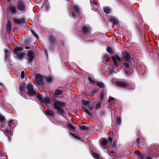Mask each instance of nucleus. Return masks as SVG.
<instances>
[{"instance_id":"a211bd4d","label":"nucleus","mask_w":159,"mask_h":159,"mask_svg":"<svg viewBox=\"0 0 159 159\" xmlns=\"http://www.w3.org/2000/svg\"><path fill=\"white\" fill-rule=\"evenodd\" d=\"M43 102H44V103L47 105L49 106L51 102L48 98H44L43 99Z\"/></svg>"},{"instance_id":"6e6d98bb","label":"nucleus","mask_w":159,"mask_h":159,"mask_svg":"<svg viewBox=\"0 0 159 159\" xmlns=\"http://www.w3.org/2000/svg\"><path fill=\"white\" fill-rule=\"evenodd\" d=\"M72 135L74 136H75V134H72Z\"/></svg>"},{"instance_id":"f3484780","label":"nucleus","mask_w":159,"mask_h":159,"mask_svg":"<svg viewBox=\"0 0 159 159\" xmlns=\"http://www.w3.org/2000/svg\"><path fill=\"white\" fill-rule=\"evenodd\" d=\"M10 11L12 14L16 13V8L14 6L10 7Z\"/></svg>"},{"instance_id":"72a5a7b5","label":"nucleus","mask_w":159,"mask_h":159,"mask_svg":"<svg viewBox=\"0 0 159 159\" xmlns=\"http://www.w3.org/2000/svg\"><path fill=\"white\" fill-rule=\"evenodd\" d=\"M37 98L40 102H43V99L42 98V97L41 96L39 95L38 96Z\"/></svg>"},{"instance_id":"58836bf2","label":"nucleus","mask_w":159,"mask_h":159,"mask_svg":"<svg viewBox=\"0 0 159 159\" xmlns=\"http://www.w3.org/2000/svg\"><path fill=\"white\" fill-rule=\"evenodd\" d=\"M13 120H9V126L10 127L12 126L13 125H14V123L13 122Z\"/></svg>"},{"instance_id":"423d86ee","label":"nucleus","mask_w":159,"mask_h":159,"mask_svg":"<svg viewBox=\"0 0 159 159\" xmlns=\"http://www.w3.org/2000/svg\"><path fill=\"white\" fill-rule=\"evenodd\" d=\"M71 9L73 16L75 17V15L79 13V8L75 5L71 7Z\"/></svg>"},{"instance_id":"f03ea898","label":"nucleus","mask_w":159,"mask_h":159,"mask_svg":"<svg viewBox=\"0 0 159 159\" xmlns=\"http://www.w3.org/2000/svg\"><path fill=\"white\" fill-rule=\"evenodd\" d=\"M26 56V59L28 61V62L29 63L31 62L34 57L33 51L31 50L28 51Z\"/></svg>"},{"instance_id":"5701e85b","label":"nucleus","mask_w":159,"mask_h":159,"mask_svg":"<svg viewBox=\"0 0 159 159\" xmlns=\"http://www.w3.org/2000/svg\"><path fill=\"white\" fill-rule=\"evenodd\" d=\"M135 153L137 155L140 156V157L142 159H143L144 157V155L143 154H141L139 151H135Z\"/></svg>"},{"instance_id":"79ce46f5","label":"nucleus","mask_w":159,"mask_h":159,"mask_svg":"<svg viewBox=\"0 0 159 159\" xmlns=\"http://www.w3.org/2000/svg\"><path fill=\"white\" fill-rule=\"evenodd\" d=\"M46 10L47 11H48L50 8V6L49 5H46L45 6Z\"/></svg>"},{"instance_id":"7ed1b4c3","label":"nucleus","mask_w":159,"mask_h":159,"mask_svg":"<svg viewBox=\"0 0 159 159\" xmlns=\"http://www.w3.org/2000/svg\"><path fill=\"white\" fill-rule=\"evenodd\" d=\"M22 48L20 47H16L14 49V53L18 56L20 58L22 57L25 55V53L21 52Z\"/></svg>"},{"instance_id":"aec40b11","label":"nucleus","mask_w":159,"mask_h":159,"mask_svg":"<svg viewBox=\"0 0 159 159\" xmlns=\"http://www.w3.org/2000/svg\"><path fill=\"white\" fill-rule=\"evenodd\" d=\"M24 20L23 19L20 20L19 19H16L14 20L15 22L17 24H20L23 23L24 22Z\"/></svg>"},{"instance_id":"dca6fc26","label":"nucleus","mask_w":159,"mask_h":159,"mask_svg":"<svg viewBox=\"0 0 159 159\" xmlns=\"http://www.w3.org/2000/svg\"><path fill=\"white\" fill-rule=\"evenodd\" d=\"M63 90H56L55 91V95L56 97L57 95H59L63 93Z\"/></svg>"},{"instance_id":"c85d7f7f","label":"nucleus","mask_w":159,"mask_h":159,"mask_svg":"<svg viewBox=\"0 0 159 159\" xmlns=\"http://www.w3.org/2000/svg\"><path fill=\"white\" fill-rule=\"evenodd\" d=\"M92 156L94 158L99 159L100 157L99 155L96 153H93L92 154Z\"/></svg>"},{"instance_id":"f8f14e48","label":"nucleus","mask_w":159,"mask_h":159,"mask_svg":"<svg viewBox=\"0 0 159 159\" xmlns=\"http://www.w3.org/2000/svg\"><path fill=\"white\" fill-rule=\"evenodd\" d=\"M89 30L90 29L89 27L85 26H83L81 30L82 32L84 33H86L88 32L89 31Z\"/></svg>"},{"instance_id":"ea45409f","label":"nucleus","mask_w":159,"mask_h":159,"mask_svg":"<svg viewBox=\"0 0 159 159\" xmlns=\"http://www.w3.org/2000/svg\"><path fill=\"white\" fill-rule=\"evenodd\" d=\"M25 73L24 71H22L21 72V77L22 79H23L25 77Z\"/></svg>"},{"instance_id":"49530a36","label":"nucleus","mask_w":159,"mask_h":159,"mask_svg":"<svg viewBox=\"0 0 159 159\" xmlns=\"http://www.w3.org/2000/svg\"><path fill=\"white\" fill-rule=\"evenodd\" d=\"M147 159H152L151 157L149 156H147L146 157Z\"/></svg>"},{"instance_id":"b1692460","label":"nucleus","mask_w":159,"mask_h":159,"mask_svg":"<svg viewBox=\"0 0 159 159\" xmlns=\"http://www.w3.org/2000/svg\"><path fill=\"white\" fill-rule=\"evenodd\" d=\"M107 143V141L105 139H102L101 142V144L102 146L105 145Z\"/></svg>"},{"instance_id":"a18cd8bd","label":"nucleus","mask_w":159,"mask_h":159,"mask_svg":"<svg viewBox=\"0 0 159 159\" xmlns=\"http://www.w3.org/2000/svg\"><path fill=\"white\" fill-rule=\"evenodd\" d=\"M112 138L111 137H110L109 138L108 140L109 141H110V143H111L112 141Z\"/></svg>"},{"instance_id":"20e7f679","label":"nucleus","mask_w":159,"mask_h":159,"mask_svg":"<svg viewBox=\"0 0 159 159\" xmlns=\"http://www.w3.org/2000/svg\"><path fill=\"white\" fill-rule=\"evenodd\" d=\"M27 88L28 93L30 95H33L35 94V92L33 86L30 84L27 85Z\"/></svg>"},{"instance_id":"393cba45","label":"nucleus","mask_w":159,"mask_h":159,"mask_svg":"<svg viewBox=\"0 0 159 159\" xmlns=\"http://www.w3.org/2000/svg\"><path fill=\"white\" fill-rule=\"evenodd\" d=\"M104 11L106 14H109L110 12V10L109 8L105 7L104 8Z\"/></svg>"},{"instance_id":"6ab92c4d","label":"nucleus","mask_w":159,"mask_h":159,"mask_svg":"<svg viewBox=\"0 0 159 159\" xmlns=\"http://www.w3.org/2000/svg\"><path fill=\"white\" fill-rule=\"evenodd\" d=\"M68 128L71 131L74 132L75 131V127L73 126L70 124H69L68 125Z\"/></svg>"},{"instance_id":"c03bdc74","label":"nucleus","mask_w":159,"mask_h":159,"mask_svg":"<svg viewBox=\"0 0 159 159\" xmlns=\"http://www.w3.org/2000/svg\"><path fill=\"white\" fill-rule=\"evenodd\" d=\"M114 100V98H113L111 97L109 98L108 100V102H111L112 101H113Z\"/></svg>"},{"instance_id":"3c124183","label":"nucleus","mask_w":159,"mask_h":159,"mask_svg":"<svg viewBox=\"0 0 159 159\" xmlns=\"http://www.w3.org/2000/svg\"><path fill=\"white\" fill-rule=\"evenodd\" d=\"M30 48L29 46H26L25 47V48L26 49H29Z\"/></svg>"},{"instance_id":"cd10ccee","label":"nucleus","mask_w":159,"mask_h":159,"mask_svg":"<svg viewBox=\"0 0 159 159\" xmlns=\"http://www.w3.org/2000/svg\"><path fill=\"white\" fill-rule=\"evenodd\" d=\"M121 122V119L118 117H117V120L116 121V124H117L118 125H120Z\"/></svg>"},{"instance_id":"bb28decb","label":"nucleus","mask_w":159,"mask_h":159,"mask_svg":"<svg viewBox=\"0 0 159 159\" xmlns=\"http://www.w3.org/2000/svg\"><path fill=\"white\" fill-rule=\"evenodd\" d=\"M96 84L100 88H103L104 87L103 84L100 82H96Z\"/></svg>"},{"instance_id":"37998d69","label":"nucleus","mask_w":159,"mask_h":159,"mask_svg":"<svg viewBox=\"0 0 159 159\" xmlns=\"http://www.w3.org/2000/svg\"><path fill=\"white\" fill-rule=\"evenodd\" d=\"M117 144V142L116 141H114L112 147H115Z\"/></svg>"},{"instance_id":"c9c22d12","label":"nucleus","mask_w":159,"mask_h":159,"mask_svg":"<svg viewBox=\"0 0 159 159\" xmlns=\"http://www.w3.org/2000/svg\"><path fill=\"white\" fill-rule=\"evenodd\" d=\"M90 110H93V109H95L94 107L91 105V104H89V105L88 106Z\"/></svg>"},{"instance_id":"ddd939ff","label":"nucleus","mask_w":159,"mask_h":159,"mask_svg":"<svg viewBox=\"0 0 159 159\" xmlns=\"http://www.w3.org/2000/svg\"><path fill=\"white\" fill-rule=\"evenodd\" d=\"M44 79L46 82L48 84L50 83L53 80L52 78V77L47 78L46 77H44Z\"/></svg>"},{"instance_id":"e433bc0d","label":"nucleus","mask_w":159,"mask_h":159,"mask_svg":"<svg viewBox=\"0 0 159 159\" xmlns=\"http://www.w3.org/2000/svg\"><path fill=\"white\" fill-rule=\"evenodd\" d=\"M104 97V93L103 92L101 93L100 95V98L102 101Z\"/></svg>"},{"instance_id":"4d7b16f0","label":"nucleus","mask_w":159,"mask_h":159,"mask_svg":"<svg viewBox=\"0 0 159 159\" xmlns=\"http://www.w3.org/2000/svg\"><path fill=\"white\" fill-rule=\"evenodd\" d=\"M158 56H159V54H158Z\"/></svg>"},{"instance_id":"4c0bfd02","label":"nucleus","mask_w":159,"mask_h":159,"mask_svg":"<svg viewBox=\"0 0 159 159\" xmlns=\"http://www.w3.org/2000/svg\"><path fill=\"white\" fill-rule=\"evenodd\" d=\"M101 107L100 103H98L97 104L95 107V109L96 110L99 109Z\"/></svg>"},{"instance_id":"1a4fd4ad","label":"nucleus","mask_w":159,"mask_h":159,"mask_svg":"<svg viewBox=\"0 0 159 159\" xmlns=\"http://www.w3.org/2000/svg\"><path fill=\"white\" fill-rule=\"evenodd\" d=\"M11 24L10 20L8 21L7 24V32L9 34L11 31Z\"/></svg>"},{"instance_id":"473e14b6","label":"nucleus","mask_w":159,"mask_h":159,"mask_svg":"<svg viewBox=\"0 0 159 159\" xmlns=\"http://www.w3.org/2000/svg\"><path fill=\"white\" fill-rule=\"evenodd\" d=\"M88 80L90 84H94V82L92 79L90 77H89L88 78Z\"/></svg>"},{"instance_id":"412c9836","label":"nucleus","mask_w":159,"mask_h":159,"mask_svg":"<svg viewBox=\"0 0 159 159\" xmlns=\"http://www.w3.org/2000/svg\"><path fill=\"white\" fill-rule=\"evenodd\" d=\"M82 108V110L84 111L87 113L88 115H90L91 114L89 111H88V110L84 107L82 106L81 107Z\"/></svg>"},{"instance_id":"0eeeda50","label":"nucleus","mask_w":159,"mask_h":159,"mask_svg":"<svg viewBox=\"0 0 159 159\" xmlns=\"http://www.w3.org/2000/svg\"><path fill=\"white\" fill-rule=\"evenodd\" d=\"M17 7L18 9L21 11L25 10V6L24 3L22 1H19L17 4Z\"/></svg>"},{"instance_id":"864d4df0","label":"nucleus","mask_w":159,"mask_h":159,"mask_svg":"<svg viewBox=\"0 0 159 159\" xmlns=\"http://www.w3.org/2000/svg\"><path fill=\"white\" fill-rule=\"evenodd\" d=\"M45 53H47V51H45Z\"/></svg>"},{"instance_id":"f704fd0d","label":"nucleus","mask_w":159,"mask_h":159,"mask_svg":"<svg viewBox=\"0 0 159 159\" xmlns=\"http://www.w3.org/2000/svg\"><path fill=\"white\" fill-rule=\"evenodd\" d=\"M5 120V118L4 116L2 115H0V121L3 122Z\"/></svg>"},{"instance_id":"8fccbe9b","label":"nucleus","mask_w":159,"mask_h":159,"mask_svg":"<svg viewBox=\"0 0 159 159\" xmlns=\"http://www.w3.org/2000/svg\"><path fill=\"white\" fill-rule=\"evenodd\" d=\"M137 142L138 143H139V138L137 139Z\"/></svg>"},{"instance_id":"9d476101","label":"nucleus","mask_w":159,"mask_h":159,"mask_svg":"<svg viewBox=\"0 0 159 159\" xmlns=\"http://www.w3.org/2000/svg\"><path fill=\"white\" fill-rule=\"evenodd\" d=\"M123 57L124 59L126 61H129L130 56L127 52H125L123 54Z\"/></svg>"},{"instance_id":"a878e982","label":"nucleus","mask_w":159,"mask_h":159,"mask_svg":"<svg viewBox=\"0 0 159 159\" xmlns=\"http://www.w3.org/2000/svg\"><path fill=\"white\" fill-rule=\"evenodd\" d=\"M89 104V101H84L82 102L83 105L84 107H88Z\"/></svg>"},{"instance_id":"4be33fe9","label":"nucleus","mask_w":159,"mask_h":159,"mask_svg":"<svg viewBox=\"0 0 159 159\" xmlns=\"http://www.w3.org/2000/svg\"><path fill=\"white\" fill-rule=\"evenodd\" d=\"M46 114L47 115L50 116H53L54 115L53 112L51 111H45Z\"/></svg>"},{"instance_id":"2f4dec72","label":"nucleus","mask_w":159,"mask_h":159,"mask_svg":"<svg viewBox=\"0 0 159 159\" xmlns=\"http://www.w3.org/2000/svg\"><path fill=\"white\" fill-rule=\"evenodd\" d=\"M31 33L33 34L37 39H39V37L38 35L34 31L32 30Z\"/></svg>"},{"instance_id":"de8ad7c7","label":"nucleus","mask_w":159,"mask_h":159,"mask_svg":"<svg viewBox=\"0 0 159 159\" xmlns=\"http://www.w3.org/2000/svg\"><path fill=\"white\" fill-rule=\"evenodd\" d=\"M5 53L6 54L9 53V51L8 50H6L5 51Z\"/></svg>"},{"instance_id":"c756f323","label":"nucleus","mask_w":159,"mask_h":159,"mask_svg":"<svg viewBox=\"0 0 159 159\" xmlns=\"http://www.w3.org/2000/svg\"><path fill=\"white\" fill-rule=\"evenodd\" d=\"M80 129L81 130L84 131L87 129V128L86 126L85 125H82V126H80Z\"/></svg>"},{"instance_id":"5fc2aeb1","label":"nucleus","mask_w":159,"mask_h":159,"mask_svg":"<svg viewBox=\"0 0 159 159\" xmlns=\"http://www.w3.org/2000/svg\"><path fill=\"white\" fill-rule=\"evenodd\" d=\"M114 152V151H111V153H113V152Z\"/></svg>"},{"instance_id":"6e6552de","label":"nucleus","mask_w":159,"mask_h":159,"mask_svg":"<svg viewBox=\"0 0 159 159\" xmlns=\"http://www.w3.org/2000/svg\"><path fill=\"white\" fill-rule=\"evenodd\" d=\"M111 59L116 66L117 65V62H120L121 61V58L118 56L112 57H111Z\"/></svg>"},{"instance_id":"2eb2a0df","label":"nucleus","mask_w":159,"mask_h":159,"mask_svg":"<svg viewBox=\"0 0 159 159\" xmlns=\"http://www.w3.org/2000/svg\"><path fill=\"white\" fill-rule=\"evenodd\" d=\"M25 84L24 83H22L20 86V89L21 92H24L25 91Z\"/></svg>"},{"instance_id":"7c9ffc66","label":"nucleus","mask_w":159,"mask_h":159,"mask_svg":"<svg viewBox=\"0 0 159 159\" xmlns=\"http://www.w3.org/2000/svg\"><path fill=\"white\" fill-rule=\"evenodd\" d=\"M107 52L110 53H113V52L112 49L110 47H108L107 48Z\"/></svg>"},{"instance_id":"39448f33","label":"nucleus","mask_w":159,"mask_h":159,"mask_svg":"<svg viewBox=\"0 0 159 159\" xmlns=\"http://www.w3.org/2000/svg\"><path fill=\"white\" fill-rule=\"evenodd\" d=\"M43 78L40 74H38L36 76V80L38 84L40 85H42L43 84Z\"/></svg>"},{"instance_id":"9b49d317","label":"nucleus","mask_w":159,"mask_h":159,"mask_svg":"<svg viewBox=\"0 0 159 159\" xmlns=\"http://www.w3.org/2000/svg\"><path fill=\"white\" fill-rule=\"evenodd\" d=\"M109 21L111 22L116 24H117L118 23V21H117V20L113 17H110L109 19Z\"/></svg>"},{"instance_id":"a19ab883","label":"nucleus","mask_w":159,"mask_h":159,"mask_svg":"<svg viewBox=\"0 0 159 159\" xmlns=\"http://www.w3.org/2000/svg\"><path fill=\"white\" fill-rule=\"evenodd\" d=\"M123 65L125 66V67L126 69H128L129 68V65L128 64L125 63H123Z\"/></svg>"},{"instance_id":"603ef678","label":"nucleus","mask_w":159,"mask_h":159,"mask_svg":"<svg viewBox=\"0 0 159 159\" xmlns=\"http://www.w3.org/2000/svg\"><path fill=\"white\" fill-rule=\"evenodd\" d=\"M125 72L126 74H127L128 73V72L126 70H125Z\"/></svg>"},{"instance_id":"09e8293b","label":"nucleus","mask_w":159,"mask_h":159,"mask_svg":"<svg viewBox=\"0 0 159 159\" xmlns=\"http://www.w3.org/2000/svg\"><path fill=\"white\" fill-rule=\"evenodd\" d=\"M106 57L107 58V59L106 60V62H107V61H109L110 57Z\"/></svg>"},{"instance_id":"4468645a","label":"nucleus","mask_w":159,"mask_h":159,"mask_svg":"<svg viewBox=\"0 0 159 159\" xmlns=\"http://www.w3.org/2000/svg\"><path fill=\"white\" fill-rule=\"evenodd\" d=\"M117 84L120 86L124 87L128 85L127 84L122 82L118 81L116 82Z\"/></svg>"},{"instance_id":"f257e3e1","label":"nucleus","mask_w":159,"mask_h":159,"mask_svg":"<svg viewBox=\"0 0 159 159\" xmlns=\"http://www.w3.org/2000/svg\"><path fill=\"white\" fill-rule=\"evenodd\" d=\"M66 103L61 101L55 100L54 101L53 105L55 108L57 110V112L60 114H62L63 111V109L61 107L65 106Z\"/></svg>"}]
</instances>
